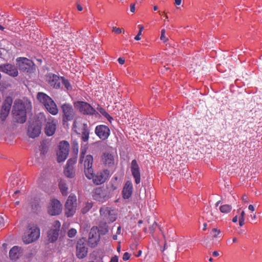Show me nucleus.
<instances>
[{
    "label": "nucleus",
    "instance_id": "f257e3e1",
    "mask_svg": "<svg viewBox=\"0 0 262 262\" xmlns=\"http://www.w3.org/2000/svg\"><path fill=\"white\" fill-rule=\"evenodd\" d=\"M51 43L48 39H45L41 41H39L37 43L35 50L39 52L47 53L50 52L54 55H60L62 52L66 53L69 50L68 46L65 44H56L54 46L52 45H49Z\"/></svg>",
    "mask_w": 262,
    "mask_h": 262
},
{
    "label": "nucleus",
    "instance_id": "f03ea898",
    "mask_svg": "<svg viewBox=\"0 0 262 262\" xmlns=\"http://www.w3.org/2000/svg\"><path fill=\"white\" fill-rule=\"evenodd\" d=\"M86 150L81 149L80 155L79 163H83L84 172L85 177L89 180L93 178V172H94L92 168L93 163V157L91 155H88L85 156Z\"/></svg>",
    "mask_w": 262,
    "mask_h": 262
},
{
    "label": "nucleus",
    "instance_id": "7ed1b4c3",
    "mask_svg": "<svg viewBox=\"0 0 262 262\" xmlns=\"http://www.w3.org/2000/svg\"><path fill=\"white\" fill-rule=\"evenodd\" d=\"M37 99L45 107L46 110L52 115H56L58 109L54 100L46 94L39 92L37 95Z\"/></svg>",
    "mask_w": 262,
    "mask_h": 262
},
{
    "label": "nucleus",
    "instance_id": "20e7f679",
    "mask_svg": "<svg viewBox=\"0 0 262 262\" xmlns=\"http://www.w3.org/2000/svg\"><path fill=\"white\" fill-rule=\"evenodd\" d=\"M12 114L17 122L24 123L26 120V104L22 100H16L13 105Z\"/></svg>",
    "mask_w": 262,
    "mask_h": 262
},
{
    "label": "nucleus",
    "instance_id": "39448f33",
    "mask_svg": "<svg viewBox=\"0 0 262 262\" xmlns=\"http://www.w3.org/2000/svg\"><path fill=\"white\" fill-rule=\"evenodd\" d=\"M77 198L75 195H70L64 205V214L67 217L73 216L77 209Z\"/></svg>",
    "mask_w": 262,
    "mask_h": 262
},
{
    "label": "nucleus",
    "instance_id": "423d86ee",
    "mask_svg": "<svg viewBox=\"0 0 262 262\" xmlns=\"http://www.w3.org/2000/svg\"><path fill=\"white\" fill-rule=\"evenodd\" d=\"M43 113H39L34 117V138L38 137L41 133L42 126L47 121Z\"/></svg>",
    "mask_w": 262,
    "mask_h": 262
},
{
    "label": "nucleus",
    "instance_id": "0eeeda50",
    "mask_svg": "<svg viewBox=\"0 0 262 262\" xmlns=\"http://www.w3.org/2000/svg\"><path fill=\"white\" fill-rule=\"evenodd\" d=\"M62 115V122L64 124L72 121L75 117V111L71 104L65 103L61 106Z\"/></svg>",
    "mask_w": 262,
    "mask_h": 262
},
{
    "label": "nucleus",
    "instance_id": "6e6552de",
    "mask_svg": "<svg viewBox=\"0 0 262 262\" xmlns=\"http://www.w3.org/2000/svg\"><path fill=\"white\" fill-rule=\"evenodd\" d=\"M73 126L76 132H77V129L82 127V140L84 142H87L89 138V131L86 123L83 122V119L81 118H76Z\"/></svg>",
    "mask_w": 262,
    "mask_h": 262
},
{
    "label": "nucleus",
    "instance_id": "1a4fd4ad",
    "mask_svg": "<svg viewBox=\"0 0 262 262\" xmlns=\"http://www.w3.org/2000/svg\"><path fill=\"white\" fill-rule=\"evenodd\" d=\"M70 145L66 141H62L60 142L59 150L57 152V160L58 162L64 161L68 157L69 153Z\"/></svg>",
    "mask_w": 262,
    "mask_h": 262
},
{
    "label": "nucleus",
    "instance_id": "9d476101",
    "mask_svg": "<svg viewBox=\"0 0 262 262\" xmlns=\"http://www.w3.org/2000/svg\"><path fill=\"white\" fill-rule=\"evenodd\" d=\"M61 226L59 221H55L52 223V228L48 231V241L50 243L55 242L59 236V231Z\"/></svg>",
    "mask_w": 262,
    "mask_h": 262
},
{
    "label": "nucleus",
    "instance_id": "9b49d317",
    "mask_svg": "<svg viewBox=\"0 0 262 262\" xmlns=\"http://www.w3.org/2000/svg\"><path fill=\"white\" fill-rule=\"evenodd\" d=\"M22 240L25 244H29L33 242V223L31 221L26 220V225L24 227Z\"/></svg>",
    "mask_w": 262,
    "mask_h": 262
},
{
    "label": "nucleus",
    "instance_id": "f8f14e48",
    "mask_svg": "<svg viewBox=\"0 0 262 262\" xmlns=\"http://www.w3.org/2000/svg\"><path fill=\"white\" fill-rule=\"evenodd\" d=\"M62 210V204L58 200L56 199L51 200L48 207V212L50 215L52 216L59 215L61 213Z\"/></svg>",
    "mask_w": 262,
    "mask_h": 262
},
{
    "label": "nucleus",
    "instance_id": "ddd939ff",
    "mask_svg": "<svg viewBox=\"0 0 262 262\" xmlns=\"http://www.w3.org/2000/svg\"><path fill=\"white\" fill-rule=\"evenodd\" d=\"M92 196L95 200L103 203L109 198V193L106 189L98 187L94 190Z\"/></svg>",
    "mask_w": 262,
    "mask_h": 262
},
{
    "label": "nucleus",
    "instance_id": "4468645a",
    "mask_svg": "<svg viewBox=\"0 0 262 262\" xmlns=\"http://www.w3.org/2000/svg\"><path fill=\"white\" fill-rule=\"evenodd\" d=\"M110 171L107 169H103L101 171H98L96 174H94L93 172V183L96 185H100L104 183L108 178L110 176Z\"/></svg>",
    "mask_w": 262,
    "mask_h": 262
},
{
    "label": "nucleus",
    "instance_id": "2eb2a0df",
    "mask_svg": "<svg viewBox=\"0 0 262 262\" xmlns=\"http://www.w3.org/2000/svg\"><path fill=\"white\" fill-rule=\"evenodd\" d=\"M88 254V247L86 240L84 238L80 239L76 246V256L78 258H83Z\"/></svg>",
    "mask_w": 262,
    "mask_h": 262
},
{
    "label": "nucleus",
    "instance_id": "dca6fc26",
    "mask_svg": "<svg viewBox=\"0 0 262 262\" xmlns=\"http://www.w3.org/2000/svg\"><path fill=\"white\" fill-rule=\"evenodd\" d=\"M56 126L57 121L51 116L48 117L44 128L45 134L48 137L52 136L56 132Z\"/></svg>",
    "mask_w": 262,
    "mask_h": 262
},
{
    "label": "nucleus",
    "instance_id": "f3484780",
    "mask_svg": "<svg viewBox=\"0 0 262 262\" xmlns=\"http://www.w3.org/2000/svg\"><path fill=\"white\" fill-rule=\"evenodd\" d=\"M75 104L79 111L84 114H93L95 112V109L85 102L78 101Z\"/></svg>",
    "mask_w": 262,
    "mask_h": 262
},
{
    "label": "nucleus",
    "instance_id": "a211bd4d",
    "mask_svg": "<svg viewBox=\"0 0 262 262\" xmlns=\"http://www.w3.org/2000/svg\"><path fill=\"white\" fill-rule=\"evenodd\" d=\"M95 132L99 138L102 140L107 139L110 134V128L104 125L97 126Z\"/></svg>",
    "mask_w": 262,
    "mask_h": 262
},
{
    "label": "nucleus",
    "instance_id": "6ab92c4d",
    "mask_svg": "<svg viewBox=\"0 0 262 262\" xmlns=\"http://www.w3.org/2000/svg\"><path fill=\"white\" fill-rule=\"evenodd\" d=\"M130 170L135 183L137 184H139L141 181V174L139 165L135 159L132 160L131 162Z\"/></svg>",
    "mask_w": 262,
    "mask_h": 262
},
{
    "label": "nucleus",
    "instance_id": "aec40b11",
    "mask_svg": "<svg viewBox=\"0 0 262 262\" xmlns=\"http://www.w3.org/2000/svg\"><path fill=\"white\" fill-rule=\"evenodd\" d=\"M113 210L107 207H101L100 209L101 217L108 223H112L116 220L115 217L113 216Z\"/></svg>",
    "mask_w": 262,
    "mask_h": 262
},
{
    "label": "nucleus",
    "instance_id": "412c9836",
    "mask_svg": "<svg viewBox=\"0 0 262 262\" xmlns=\"http://www.w3.org/2000/svg\"><path fill=\"white\" fill-rule=\"evenodd\" d=\"M101 161L102 163L106 167L112 168L115 165V158L114 156L108 152L103 153Z\"/></svg>",
    "mask_w": 262,
    "mask_h": 262
},
{
    "label": "nucleus",
    "instance_id": "4be33fe9",
    "mask_svg": "<svg viewBox=\"0 0 262 262\" xmlns=\"http://www.w3.org/2000/svg\"><path fill=\"white\" fill-rule=\"evenodd\" d=\"M47 81L49 84L55 89H58L60 87V77L54 74H49L47 76Z\"/></svg>",
    "mask_w": 262,
    "mask_h": 262
},
{
    "label": "nucleus",
    "instance_id": "5701e85b",
    "mask_svg": "<svg viewBox=\"0 0 262 262\" xmlns=\"http://www.w3.org/2000/svg\"><path fill=\"white\" fill-rule=\"evenodd\" d=\"M100 240L99 233L96 231V230L91 229L89 233V238L88 242L92 247L96 246Z\"/></svg>",
    "mask_w": 262,
    "mask_h": 262
},
{
    "label": "nucleus",
    "instance_id": "b1692460",
    "mask_svg": "<svg viewBox=\"0 0 262 262\" xmlns=\"http://www.w3.org/2000/svg\"><path fill=\"white\" fill-rule=\"evenodd\" d=\"M133 193V185L130 181H128L126 182L123 190L122 195L124 199H127L129 198Z\"/></svg>",
    "mask_w": 262,
    "mask_h": 262
},
{
    "label": "nucleus",
    "instance_id": "393cba45",
    "mask_svg": "<svg viewBox=\"0 0 262 262\" xmlns=\"http://www.w3.org/2000/svg\"><path fill=\"white\" fill-rule=\"evenodd\" d=\"M0 71L12 77L18 75V71L16 67H0Z\"/></svg>",
    "mask_w": 262,
    "mask_h": 262
},
{
    "label": "nucleus",
    "instance_id": "a878e982",
    "mask_svg": "<svg viewBox=\"0 0 262 262\" xmlns=\"http://www.w3.org/2000/svg\"><path fill=\"white\" fill-rule=\"evenodd\" d=\"M20 248L18 246H14L9 252V256L12 260H15L18 258Z\"/></svg>",
    "mask_w": 262,
    "mask_h": 262
},
{
    "label": "nucleus",
    "instance_id": "bb28decb",
    "mask_svg": "<svg viewBox=\"0 0 262 262\" xmlns=\"http://www.w3.org/2000/svg\"><path fill=\"white\" fill-rule=\"evenodd\" d=\"M58 186L62 195H67L69 188L65 181L61 180L59 183Z\"/></svg>",
    "mask_w": 262,
    "mask_h": 262
},
{
    "label": "nucleus",
    "instance_id": "cd10ccee",
    "mask_svg": "<svg viewBox=\"0 0 262 262\" xmlns=\"http://www.w3.org/2000/svg\"><path fill=\"white\" fill-rule=\"evenodd\" d=\"M13 100L11 97H7L4 101L2 108L10 112Z\"/></svg>",
    "mask_w": 262,
    "mask_h": 262
},
{
    "label": "nucleus",
    "instance_id": "c85d7f7f",
    "mask_svg": "<svg viewBox=\"0 0 262 262\" xmlns=\"http://www.w3.org/2000/svg\"><path fill=\"white\" fill-rule=\"evenodd\" d=\"M16 66H30L31 61L25 57H19L16 59Z\"/></svg>",
    "mask_w": 262,
    "mask_h": 262
},
{
    "label": "nucleus",
    "instance_id": "c756f323",
    "mask_svg": "<svg viewBox=\"0 0 262 262\" xmlns=\"http://www.w3.org/2000/svg\"><path fill=\"white\" fill-rule=\"evenodd\" d=\"M39 150L41 155H45L47 154L48 150V146L46 141L43 140L40 143Z\"/></svg>",
    "mask_w": 262,
    "mask_h": 262
},
{
    "label": "nucleus",
    "instance_id": "7c9ffc66",
    "mask_svg": "<svg viewBox=\"0 0 262 262\" xmlns=\"http://www.w3.org/2000/svg\"><path fill=\"white\" fill-rule=\"evenodd\" d=\"M64 172L66 177L73 178L75 173L74 167L66 166Z\"/></svg>",
    "mask_w": 262,
    "mask_h": 262
},
{
    "label": "nucleus",
    "instance_id": "2f4dec72",
    "mask_svg": "<svg viewBox=\"0 0 262 262\" xmlns=\"http://www.w3.org/2000/svg\"><path fill=\"white\" fill-rule=\"evenodd\" d=\"M211 234L213 238L216 239L220 238L223 236L221 230L215 228L212 229Z\"/></svg>",
    "mask_w": 262,
    "mask_h": 262
},
{
    "label": "nucleus",
    "instance_id": "473e14b6",
    "mask_svg": "<svg viewBox=\"0 0 262 262\" xmlns=\"http://www.w3.org/2000/svg\"><path fill=\"white\" fill-rule=\"evenodd\" d=\"M93 203L91 202L85 203L82 208H81V211L82 214L86 213L93 207Z\"/></svg>",
    "mask_w": 262,
    "mask_h": 262
},
{
    "label": "nucleus",
    "instance_id": "72a5a7b5",
    "mask_svg": "<svg viewBox=\"0 0 262 262\" xmlns=\"http://www.w3.org/2000/svg\"><path fill=\"white\" fill-rule=\"evenodd\" d=\"M231 209H232L231 206L230 205H228V204L222 205L220 207V210L221 211V212L222 213H227L230 212Z\"/></svg>",
    "mask_w": 262,
    "mask_h": 262
},
{
    "label": "nucleus",
    "instance_id": "f704fd0d",
    "mask_svg": "<svg viewBox=\"0 0 262 262\" xmlns=\"http://www.w3.org/2000/svg\"><path fill=\"white\" fill-rule=\"evenodd\" d=\"M23 208L26 211L31 212L33 211V203L31 202L25 203L23 205Z\"/></svg>",
    "mask_w": 262,
    "mask_h": 262
},
{
    "label": "nucleus",
    "instance_id": "c9c22d12",
    "mask_svg": "<svg viewBox=\"0 0 262 262\" xmlns=\"http://www.w3.org/2000/svg\"><path fill=\"white\" fill-rule=\"evenodd\" d=\"M61 79H62V84L64 85L66 89L67 90H71L72 89V87L69 81L63 77H61Z\"/></svg>",
    "mask_w": 262,
    "mask_h": 262
},
{
    "label": "nucleus",
    "instance_id": "e433bc0d",
    "mask_svg": "<svg viewBox=\"0 0 262 262\" xmlns=\"http://www.w3.org/2000/svg\"><path fill=\"white\" fill-rule=\"evenodd\" d=\"M9 113V111L2 108L1 115H0L1 120L2 121H4L7 117Z\"/></svg>",
    "mask_w": 262,
    "mask_h": 262
},
{
    "label": "nucleus",
    "instance_id": "4c0bfd02",
    "mask_svg": "<svg viewBox=\"0 0 262 262\" xmlns=\"http://www.w3.org/2000/svg\"><path fill=\"white\" fill-rule=\"evenodd\" d=\"M40 229L38 227L34 228V241L40 237Z\"/></svg>",
    "mask_w": 262,
    "mask_h": 262
},
{
    "label": "nucleus",
    "instance_id": "58836bf2",
    "mask_svg": "<svg viewBox=\"0 0 262 262\" xmlns=\"http://www.w3.org/2000/svg\"><path fill=\"white\" fill-rule=\"evenodd\" d=\"M27 134L29 138H33V125L31 123L28 125Z\"/></svg>",
    "mask_w": 262,
    "mask_h": 262
},
{
    "label": "nucleus",
    "instance_id": "ea45409f",
    "mask_svg": "<svg viewBox=\"0 0 262 262\" xmlns=\"http://www.w3.org/2000/svg\"><path fill=\"white\" fill-rule=\"evenodd\" d=\"M139 31L137 35L135 37L134 39L136 40H140L141 39L140 35L142 34V32L144 29V27L142 25H139Z\"/></svg>",
    "mask_w": 262,
    "mask_h": 262
},
{
    "label": "nucleus",
    "instance_id": "a19ab883",
    "mask_svg": "<svg viewBox=\"0 0 262 262\" xmlns=\"http://www.w3.org/2000/svg\"><path fill=\"white\" fill-rule=\"evenodd\" d=\"M77 233V231L74 228H71L68 232V235L70 237H74Z\"/></svg>",
    "mask_w": 262,
    "mask_h": 262
},
{
    "label": "nucleus",
    "instance_id": "79ce46f5",
    "mask_svg": "<svg viewBox=\"0 0 262 262\" xmlns=\"http://www.w3.org/2000/svg\"><path fill=\"white\" fill-rule=\"evenodd\" d=\"M76 158L70 159L67 161L66 166L73 167V165L76 163Z\"/></svg>",
    "mask_w": 262,
    "mask_h": 262
},
{
    "label": "nucleus",
    "instance_id": "37998d69",
    "mask_svg": "<svg viewBox=\"0 0 262 262\" xmlns=\"http://www.w3.org/2000/svg\"><path fill=\"white\" fill-rule=\"evenodd\" d=\"M165 29H162L161 30V36H160V39L161 40L163 41V42H165L167 41V40H168V38L166 37L165 36Z\"/></svg>",
    "mask_w": 262,
    "mask_h": 262
},
{
    "label": "nucleus",
    "instance_id": "c03bdc74",
    "mask_svg": "<svg viewBox=\"0 0 262 262\" xmlns=\"http://www.w3.org/2000/svg\"><path fill=\"white\" fill-rule=\"evenodd\" d=\"M157 227L158 224L155 221L149 228L150 232L151 233H154Z\"/></svg>",
    "mask_w": 262,
    "mask_h": 262
},
{
    "label": "nucleus",
    "instance_id": "a18cd8bd",
    "mask_svg": "<svg viewBox=\"0 0 262 262\" xmlns=\"http://www.w3.org/2000/svg\"><path fill=\"white\" fill-rule=\"evenodd\" d=\"M112 32L116 34H120L122 32L121 29L117 28L116 27H113L112 29Z\"/></svg>",
    "mask_w": 262,
    "mask_h": 262
},
{
    "label": "nucleus",
    "instance_id": "49530a36",
    "mask_svg": "<svg viewBox=\"0 0 262 262\" xmlns=\"http://www.w3.org/2000/svg\"><path fill=\"white\" fill-rule=\"evenodd\" d=\"M130 254L128 252H125L123 255V259L124 260H127L130 258Z\"/></svg>",
    "mask_w": 262,
    "mask_h": 262
},
{
    "label": "nucleus",
    "instance_id": "de8ad7c7",
    "mask_svg": "<svg viewBox=\"0 0 262 262\" xmlns=\"http://www.w3.org/2000/svg\"><path fill=\"white\" fill-rule=\"evenodd\" d=\"M34 207H35L36 208V210H38V209L40 208V205H39V202L38 200H34Z\"/></svg>",
    "mask_w": 262,
    "mask_h": 262
},
{
    "label": "nucleus",
    "instance_id": "09e8293b",
    "mask_svg": "<svg viewBox=\"0 0 262 262\" xmlns=\"http://www.w3.org/2000/svg\"><path fill=\"white\" fill-rule=\"evenodd\" d=\"M118 61L120 64L122 65L125 63V59L124 58L120 57L118 59Z\"/></svg>",
    "mask_w": 262,
    "mask_h": 262
},
{
    "label": "nucleus",
    "instance_id": "8fccbe9b",
    "mask_svg": "<svg viewBox=\"0 0 262 262\" xmlns=\"http://www.w3.org/2000/svg\"><path fill=\"white\" fill-rule=\"evenodd\" d=\"M110 262H118V257L116 255L112 257Z\"/></svg>",
    "mask_w": 262,
    "mask_h": 262
},
{
    "label": "nucleus",
    "instance_id": "3c124183",
    "mask_svg": "<svg viewBox=\"0 0 262 262\" xmlns=\"http://www.w3.org/2000/svg\"><path fill=\"white\" fill-rule=\"evenodd\" d=\"M245 213L244 211H242L239 214V219L245 220Z\"/></svg>",
    "mask_w": 262,
    "mask_h": 262
},
{
    "label": "nucleus",
    "instance_id": "603ef678",
    "mask_svg": "<svg viewBox=\"0 0 262 262\" xmlns=\"http://www.w3.org/2000/svg\"><path fill=\"white\" fill-rule=\"evenodd\" d=\"M130 10L132 13H134L135 12V4H130Z\"/></svg>",
    "mask_w": 262,
    "mask_h": 262
},
{
    "label": "nucleus",
    "instance_id": "864d4df0",
    "mask_svg": "<svg viewBox=\"0 0 262 262\" xmlns=\"http://www.w3.org/2000/svg\"><path fill=\"white\" fill-rule=\"evenodd\" d=\"M102 114H103L104 116H105V117L108 119V120H110V119H112V117L110 116V115L107 113H106V112H104V113H102Z\"/></svg>",
    "mask_w": 262,
    "mask_h": 262
},
{
    "label": "nucleus",
    "instance_id": "5fc2aeb1",
    "mask_svg": "<svg viewBox=\"0 0 262 262\" xmlns=\"http://www.w3.org/2000/svg\"><path fill=\"white\" fill-rule=\"evenodd\" d=\"M245 224V220L239 219V225L241 227Z\"/></svg>",
    "mask_w": 262,
    "mask_h": 262
},
{
    "label": "nucleus",
    "instance_id": "6e6d98bb",
    "mask_svg": "<svg viewBox=\"0 0 262 262\" xmlns=\"http://www.w3.org/2000/svg\"><path fill=\"white\" fill-rule=\"evenodd\" d=\"M4 225V219L2 216H0V228Z\"/></svg>",
    "mask_w": 262,
    "mask_h": 262
},
{
    "label": "nucleus",
    "instance_id": "4d7b16f0",
    "mask_svg": "<svg viewBox=\"0 0 262 262\" xmlns=\"http://www.w3.org/2000/svg\"><path fill=\"white\" fill-rule=\"evenodd\" d=\"M121 233V227L120 226H118L117 228V230L116 234H120Z\"/></svg>",
    "mask_w": 262,
    "mask_h": 262
},
{
    "label": "nucleus",
    "instance_id": "13d9d810",
    "mask_svg": "<svg viewBox=\"0 0 262 262\" xmlns=\"http://www.w3.org/2000/svg\"><path fill=\"white\" fill-rule=\"evenodd\" d=\"M77 9L79 11H81L83 10L82 7L78 4H77Z\"/></svg>",
    "mask_w": 262,
    "mask_h": 262
},
{
    "label": "nucleus",
    "instance_id": "bf43d9fd",
    "mask_svg": "<svg viewBox=\"0 0 262 262\" xmlns=\"http://www.w3.org/2000/svg\"><path fill=\"white\" fill-rule=\"evenodd\" d=\"M174 3L176 5L179 6L181 4V0H174Z\"/></svg>",
    "mask_w": 262,
    "mask_h": 262
},
{
    "label": "nucleus",
    "instance_id": "052dcab7",
    "mask_svg": "<svg viewBox=\"0 0 262 262\" xmlns=\"http://www.w3.org/2000/svg\"><path fill=\"white\" fill-rule=\"evenodd\" d=\"M248 209L252 211H254L255 209L254 207L252 205H250L248 207Z\"/></svg>",
    "mask_w": 262,
    "mask_h": 262
},
{
    "label": "nucleus",
    "instance_id": "680f3d73",
    "mask_svg": "<svg viewBox=\"0 0 262 262\" xmlns=\"http://www.w3.org/2000/svg\"><path fill=\"white\" fill-rule=\"evenodd\" d=\"M212 255L214 256H218L219 255V253L217 251H214L212 253Z\"/></svg>",
    "mask_w": 262,
    "mask_h": 262
},
{
    "label": "nucleus",
    "instance_id": "e2e57ef3",
    "mask_svg": "<svg viewBox=\"0 0 262 262\" xmlns=\"http://www.w3.org/2000/svg\"><path fill=\"white\" fill-rule=\"evenodd\" d=\"M237 221V216L236 215L235 216L233 219H232V222H234V223H236V222Z\"/></svg>",
    "mask_w": 262,
    "mask_h": 262
},
{
    "label": "nucleus",
    "instance_id": "0e129e2a",
    "mask_svg": "<svg viewBox=\"0 0 262 262\" xmlns=\"http://www.w3.org/2000/svg\"><path fill=\"white\" fill-rule=\"evenodd\" d=\"M207 224L206 223H204L203 230H205L207 228Z\"/></svg>",
    "mask_w": 262,
    "mask_h": 262
},
{
    "label": "nucleus",
    "instance_id": "69168bd1",
    "mask_svg": "<svg viewBox=\"0 0 262 262\" xmlns=\"http://www.w3.org/2000/svg\"><path fill=\"white\" fill-rule=\"evenodd\" d=\"M247 196L244 195L242 196V200L245 202H247Z\"/></svg>",
    "mask_w": 262,
    "mask_h": 262
},
{
    "label": "nucleus",
    "instance_id": "338daca9",
    "mask_svg": "<svg viewBox=\"0 0 262 262\" xmlns=\"http://www.w3.org/2000/svg\"><path fill=\"white\" fill-rule=\"evenodd\" d=\"M113 238L114 240H117V234L114 235L113 236Z\"/></svg>",
    "mask_w": 262,
    "mask_h": 262
},
{
    "label": "nucleus",
    "instance_id": "774afa93",
    "mask_svg": "<svg viewBox=\"0 0 262 262\" xmlns=\"http://www.w3.org/2000/svg\"><path fill=\"white\" fill-rule=\"evenodd\" d=\"M233 243H236L237 242V239L236 237H234L232 240Z\"/></svg>",
    "mask_w": 262,
    "mask_h": 262
}]
</instances>
